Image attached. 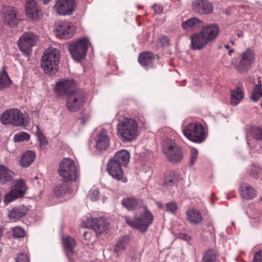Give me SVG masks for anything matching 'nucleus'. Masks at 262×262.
I'll return each mask as SVG.
<instances>
[{
	"mask_svg": "<svg viewBox=\"0 0 262 262\" xmlns=\"http://www.w3.org/2000/svg\"><path fill=\"white\" fill-rule=\"evenodd\" d=\"M117 129L118 136L124 142L132 141L138 136V123L132 118H125L120 120Z\"/></svg>",
	"mask_w": 262,
	"mask_h": 262,
	"instance_id": "nucleus-1",
	"label": "nucleus"
},
{
	"mask_svg": "<svg viewBox=\"0 0 262 262\" xmlns=\"http://www.w3.org/2000/svg\"><path fill=\"white\" fill-rule=\"evenodd\" d=\"M143 211L139 216H135L133 220L128 216H125L126 223L130 227L144 232L154 222V216L152 213L148 209L146 206H143Z\"/></svg>",
	"mask_w": 262,
	"mask_h": 262,
	"instance_id": "nucleus-2",
	"label": "nucleus"
},
{
	"mask_svg": "<svg viewBox=\"0 0 262 262\" xmlns=\"http://www.w3.org/2000/svg\"><path fill=\"white\" fill-rule=\"evenodd\" d=\"M60 58V52L54 48L47 49L42 56L41 66L47 74H55L58 67Z\"/></svg>",
	"mask_w": 262,
	"mask_h": 262,
	"instance_id": "nucleus-3",
	"label": "nucleus"
},
{
	"mask_svg": "<svg viewBox=\"0 0 262 262\" xmlns=\"http://www.w3.org/2000/svg\"><path fill=\"white\" fill-rule=\"evenodd\" d=\"M1 121L4 124H11L15 126H25L28 123L27 115L24 114L17 108L5 111L1 116Z\"/></svg>",
	"mask_w": 262,
	"mask_h": 262,
	"instance_id": "nucleus-4",
	"label": "nucleus"
},
{
	"mask_svg": "<svg viewBox=\"0 0 262 262\" xmlns=\"http://www.w3.org/2000/svg\"><path fill=\"white\" fill-rule=\"evenodd\" d=\"M58 172L64 182H75L78 177L76 165L74 161L69 158H64L61 161Z\"/></svg>",
	"mask_w": 262,
	"mask_h": 262,
	"instance_id": "nucleus-5",
	"label": "nucleus"
},
{
	"mask_svg": "<svg viewBox=\"0 0 262 262\" xmlns=\"http://www.w3.org/2000/svg\"><path fill=\"white\" fill-rule=\"evenodd\" d=\"M255 56L254 51L250 48L242 52L238 55L235 64L236 70L241 73L247 72L255 62Z\"/></svg>",
	"mask_w": 262,
	"mask_h": 262,
	"instance_id": "nucleus-6",
	"label": "nucleus"
},
{
	"mask_svg": "<svg viewBox=\"0 0 262 262\" xmlns=\"http://www.w3.org/2000/svg\"><path fill=\"white\" fill-rule=\"evenodd\" d=\"M162 146L163 152L169 161L178 163L183 159V155L181 148L172 140L165 139Z\"/></svg>",
	"mask_w": 262,
	"mask_h": 262,
	"instance_id": "nucleus-7",
	"label": "nucleus"
},
{
	"mask_svg": "<svg viewBox=\"0 0 262 262\" xmlns=\"http://www.w3.org/2000/svg\"><path fill=\"white\" fill-rule=\"evenodd\" d=\"M183 132L188 139L196 143L202 142L206 137L204 127L200 123H189Z\"/></svg>",
	"mask_w": 262,
	"mask_h": 262,
	"instance_id": "nucleus-8",
	"label": "nucleus"
},
{
	"mask_svg": "<svg viewBox=\"0 0 262 262\" xmlns=\"http://www.w3.org/2000/svg\"><path fill=\"white\" fill-rule=\"evenodd\" d=\"M89 44V40L85 37L80 38L71 43L69 46V49L72 58L76 61H80L84 58L86 56Z\"/></svg>",
	"mask_w": 262,
	"mask_h": 262,
	"instance_id": "nucleus-9",
	"label": "nucleus"
},
{
	"mask_svg": "<svg viewBox=\"0 0 262 262\" xmlns=\"http://www.w3.org/2000/svg\"><path fill=\"white\" fill-rule=\"evenodd\" d=\"M85 96L79 90H76L70 93L67 98V106L71 112L78 111L84 102Z\"/></svg>",
	"mask_w": 262,
	"mask_h": 262,
	"instance_id": "nucleus-10",
	"label": "nucleus"
},
{
	"mask_svg": "<svg viewBox=\"0 0 262 262\" xmlns=\"http://www.w3.org/2000/svg\"><path fill=\"white\" fill-rule=\"evenodd\" d=\"M76 5V0H58L53 9L60 15H68L73 13Z\"/></svg>",
	"mask_w": 262,
	"mask_h": 262,
	"instance_id": "nucleus-11",
	"label": "nucleus"
},
{
	"mask_svg": "<svg viewBox=\"0 0 262 262\" xmlns=\"http://www.w3.org/2000/svg\"><path fill=\"white\" fill-rule=\"evenodd\" d=\"M75 82L73 79H64L56 82L54 91L58 98L64 96L72 91L75 87Z\"/></svg>",
	"mask_w": 262,
	"mask_h": 262,
	"instance_id": "nucleus-12",
	"label": "nucleus"
},
{
	"mask_svg": "<svg viewBox=\"0 0 262 262\" xmlns=\"http://www.w3.org/2000/svg\"><path fill=\"white\" fill-rule=\"evenodd\" d=\"M85 226L93 229L97 234H101L108 229V225L103 218H87Z\"/></svg>",
	"mask_w": 262,
	"mask_h": 262,
	"instance_id": "nucleus-13",
	"label": "nucleus"
},
{
	"mask_svg": "<svg viewBox=\"0 0 262 262\" xmlns=\"http://www.w3.org/2000/svg\"><path fill=\"white\" fill-rule=\"evenodd\" d=\"M56 35L63 39L72 37L75 32L74 25L70 22H61L56 28Z\"/></svg>",
	"mask_w": 262,
	"mask_h": 262,
	"instance_id": "nucleus-14",
	"label": "nucleus"
},
{
	"mask_svg": "<svg viewBox=\"0 0 262 262\" xmlns=\"http://www.w3.org/2000/svg\"><path fill=\"white\" fill-rule=\"evenodd\" d=\"M37 37L33 33H24L18 41V46L20 51L27 52L30 48L34 46Z\"/></svg>",
	"mask_w": 262,
	"mask_h": 262,
	"instance_id": "nucleus-15",
	"label": "nucleus"
},
{
	"mask_svg": "<svg viewBox=\"0 0 262 262\" xmlns=\"http://www.w3.org/2000/svg\"><path fill=\"white\" fill-rule=\"evenodd\" d=\"M4 22L10 27L16 25V18L14 8L8 5H3L1 11Z\"/></svg>",
	"mask_w": 262,
	"mask_h": 262,
	"instance_id": "nucleus-16",
	"label": "nucleus"
},
{
	"mask_svg": "<svg viewBox=\"0 0 262 262\" xmlns=\"http://www.w3.org/2000/svg\"><path fill=\"white\" fill-rule=\"evenodd\" d=\"M122 166L116 161L110 160L107 164L106 169L109 174L114 179L120 181L123 179L124 176Z\"/></svg>",
	"mask_w": 262,
	"mask_h": 262,
	"instance_id": "nucleus-17",
	"label": "nucleus"
},
{
	"mask_svg": "<svg viewBox=\"0 0 262 262\" xmlns=\"http://www.w3.org/2000/svg\"><path fill=\"white\" fill-rule=\"evenodd\" d=\"M26 14L28 19L37 20L40 16V9L34 0H26Z\"/></svg>",
	"mask_w": 262,
	"mask_h": 262,
	"instance_id": "nucleus-18",
	"label": "nucleus"
},
{
	"mask_svg": "<svg viewBox=\"0 0 262 262\" xmlns=\"http://www.w3.org/2000/svg\"><path fill=\"white\" fill-rule=\"evenodd\" d=\"M220 31L219 27L216 24H212L203 27L201 32L210 43L216 39Z\"/></svg>",
	"mask_w": 262,
	"mask_h": 262,
	"instance_id": "nucleus-19",
	"label": "nucleus"
},
{
	"mask_svg": "<svg viewBox=\"0 0 262 262\" xmlns=\"http://www.w3.org/2000/svg\"><path fill=\"white\" fill-rule=\"evenodd\" d=\"M95 148L99 151L105 150L110 146V139L105 129H102L95 139Z\"/></svg>",
	"mask_w": 262,
	"mask_h": 262,
	"instance_id": "nucleus-20",
	"label": "nucleus"
},
{
	"mask_svg": "<svg viewBox=\"0 0 262 262\" xmlns=\"http://www.w3.org/2000/svg\"><path fill=\"white\" fill-rule=\"evenodd\" d=\"M192 9L199 13L208 14L212 12L213 6L207 1L196 0L192 4Z\"/></svg>",
	"mask_w": 262,
	"mask_h": 262,
	"instance_id": "nucleus-21",
	"label": "nucleus"
},
{
	"mask_svg": "<svg viewBox=\"0 0 262 262\" xmlns=\"http://www.w3.org/2000/svg\"><path fill=\"white\" fill-rule=\"evenodd\" d=\"M191 48L193 50H200L210 44L200 31L190 36Z\"/></svg>",
	"mask_w": 262,
	"mask_h": 262,
	"instance_id": "nucleus-22",
	"label": "nucleus"
},
{
	"mask_svg": "<svg viewBox=\"0 0 262 262\" xmlns=\"http://www.w3.org/2000/svg\"><path fill=\"white\" fill-rule=\"evenodd\" d=\"M121 204L127 209L131 211L137 208H143V201L141 200L136 199L134 197H126L122 200Z\"/></svg>",
	"mask_w": 262,
	"mask_h": 262,
	"instance_id": "nucleus-23",
	"label": "nucleus"
},
{
	"mask_svg": "<svg viewBox=\"0 0 262 262\" xmlns=\"http://www.w3.org/2000/svg\"><path fill=\"white\" fill-rule=\"evenodd\" d=\"M27 208L21 205L14 207L8 213V217L12 222H15L24 216L27 212Z\"/></svg>",
	"mask_w": 262,
	"mask_h": 262,
	"instance_id": "nucleus-24",
	"label": "nucleus"
},
{
	"mask_svg": "<svg viewBox=\"0 0 262 262\" xmlns=\"http://www.w3.org/2000/svg\"><path fill=\"white\" fill-rule=\"evenodd\" d=\"M130 159L129 152L125 149H121L116 152L114 157L111 159L118 164L126 166Z\"/></svg>",
	"mask_w": 262,
	"mask_h": 262,
	"instance_id": "nucleus-25",
	"label": "nucleus"
},
{
	"mask_svg": "<svg viewBox=\"0 0 262 262\" xmlns=\"http://www.w3.org/2000/svg\"><path fill=\"white\" fill-rule=\"evenodd\" d=\"M230 103L232 106L238 104L244 97L243 88L238 86L236 89L230 90Z\"/></svg>",
	"mask_w": 262,
	"mask_h": 262,
	"instance_id": "nucleus-26",
	"label": "nucleus"
},
{
	"mask_svg": "<svg viewBox=\"0 0 262 262\" xmlns=\"http://www.w3.org/2000/svg\"><path fill=\"white\" fill-rule=\"evenodd\" d=\"M155 57L151 52H143L138 58L140 64L145 68H151L153 66Z\"/></svg>",
	"mask_w": 262,
	"mask_h": 262,
	"instance_id": "nucleus-27",
	"label": "nucleus"
},
{
	"mask_svg": "<svg viewBox=\"0 0 262 262\" xmlns=\"http://www.w3.org/2000/svg\"><path fill=\"white\" fill-rule=\"evenodd\" d=\"M186 216L187 221L191 225H198L200 224L203 217L201 213L195 209H189L186 212Z\"/></svg>",
	"mask_w": 262,
	"mask_h": 262,
	"instance_id": "nucleus-28",
	"label": "nucleus"
},
{
	"mask_svg": "<svg viewBox=\"0 0 262 262\" xmlns=\"http://www.w3.org/2000/svg\"><path fill=\"white\" fill-rule=\"evenodd\" d=\"M241 195L245 199H252L256 195V191L249 185L244 183L239 187Z\"/></svg>",
	"mask_w": 262,
	"mask_h": 262,
	"instance_id": "nucleus-29",
	"label": "nucleus"
},
{
	"mask_svg": "<svg viewBox=\"0 0 262 262\" xmlns=\"http://www.w3.org/2000/svg\"><path fill=\"white\" fill-rule=\"evenodd\" d=\"M12 192H14L19 198L22 197L27 190V186L25 182L21 179L16 180L12 187Z\"/></svg>",
	"mask_w": 262,
	"mask_h": 262,
	"instance_id": "nucleus-30",
	"label": "nucleus"
},
{
	"mask_svg": "<svg viewBox=\"0 0 262 262\" xmlns=\"http://www.w3.org/2000/svg\"><path fill=\"white\" fill-rule=\"evenodd\" d=\"M35 157V154L33 151L31 150L27 151L21 156L20 165L22 167H28L33 162Z\"/></svg>",
	"mask_w": 262,
	"mask_h": 262,
	"instance_id": "nucleus-31",
	"label": "nucleus"
},
{
	"mask_svg": "<svg viewBox=\"0 0 262 262\" xmlns=\"http://www.w3.org/2000/svg\"><path fill=\"white\" fill-rule=\"evenodd\" d=\"M13 172L4 165H0V183L4 184L11 181Z\"/></svg>",
	"mask_w": 262,
	"mask_h": 262,
	"instance_id": "nucleus-32",
	"label": "nucleus"
},
{
	"mask_svg": "<svg viewBox=\"0 0 262 262\" xmlns=\"http://www.w3.org/2000/svg\"><path fill=\"white\" fill-rule=\"evenodd\" d=\"M64 248L65 249L67 256L70 258L69 253H73L74 248L76 244L73 237L71 236H66L62 239Z\"/></svg>",
	"mask_w": 262,
	"mask_h": 262,
	"instance_id": "nucleus-33",
	"label": "nucleus"
},
{
	"mask_svg": "<svg viewBox=\"0 0 262 262\" xmlns=\"http://www.w3.org/2000/svg\"><path fill=\"white\" fill-rule=\"evenodd\" d=\"M201 21L196 17L187 19L182 23V28L187 31H190L199 27Z\"/></svg>",
	"mask_w": 262,
	"mask_h": 262,
	"instance_id": "nucleus-34",
	"label": "nucleus"
},
{
	"mask_svg": "<svg viewBox=\"0 0 262 262\" xmlns=\"http://www.w3.org/2000/svg\"><path fill=\"white\" fill-rule=\"evenodd\" d=\"M69 182L63 181L62 183H60L56 185L54 189L55 195L58 197H62L70 190Z\"/></svg>",
	"mask_w": 262,
	"mask_h": 262,
	"instance_id": "nucleus-35",
	"label": "nucleus"
},
{
	"mask_svg": "<svg viewBox=\"0 0 262 262\" xmlns=\"http://www.w3.org/2000/svg\"><path fill=\"white\" fill-rule=\"evenodd\" d=\"M129 243V238L127 236H123L119 238L117 242L114 250L118 253H121L127 247Z\"/></svg>",
	"mask_w": 262,
	"mask_h": 262,
	"instance_id": "nucleus-36",
	"label": "nucleus"
},
{
	"mask_svg": "<svg viewBox=\"0 0 262 262\" xmlns=\"http://www.w3.org/2000/svg\"><path fill=\"white\" fill-rule=\"evenodd\" d=\"M261 86L262 85L259 78L258 83L253 86L252 91L250 98L253 101L256 102L262 97Z\"/></svg>",
	"mask_w": 262,
	"mask_h": 262,
	"instance_id": "nucleus-37",
	"label": "nucleus"
},
{
	"mask_svg": "<svg viewBox=\"0 0 262 262\" xmlns=\"http://www.w3.org/2000/svg\"><path fill=\"white\" fill-rule=\"evenodd\" d=\"M254 138L255 140H262V128L254 127L250 129L248 135H247V143L250 146V138Z\"/></svg>",
	"mask_w": 262,
	"mask_h": 262,
	"instance_id": "nucleus-38",
	"label": "nucleus"
},
{
	"mask_svg": "<svg viewBox=\"0 0 262 262\" xmlns=\"http://www.w3.org/2000/svg\"><path fill=\"white\" fill-rule=\"evenodd\" d=\"M11 81L5 71L0 74V91L9 87Z\"/></svg>",
	"mask_w": 262,
	"mask_h": 262,
	"instance_id": "nucleus-39",
	"label": "nucleus"
},
{
	"mask_svg": "<svg viewBox=\"0 0 262 262\" xmlns=\"http://www.w3.org/2000/svg\"><path fill=\"white\" fill-rule=\"evenodd\" d=\"M177 183V176L173 172L167 173L164 178V184L166 187H171Z\"/></svg>",
	"mask_w": 262,
	"mask_h": 262,
	"instance_id": "nucleus-40",
	"label": "nucleus"
},
{
	"mask_svg": "<svg viewBox=\"0 0 262 262\" xmlns=\"http://www.w3.org/2000/svg\"><path fill=\"white\" fill-rule=\"evenodd\" d=\"M217 255L215 251L209 249L207 250L203 255L202 258L203 262H215Z\"/></svg>",
	"mask_w": 262,
	"mask_h": 262,
	"instance_id": "nucleus-41",
	"label": "nucleus"
},
{
	"mask_svg": "<svg viewBox=\"0 0 262 262\" xmlns=\"http://www.w3.org/2000/svg\"><path fill=\"white\" fill-rule=\"evenodd\" d=\"M30 139V135L26 132H21L15 134L13 137L14 142H19Z\"/></svg>",
	"mask_w": 262,
	"mask_h": 262,
	"instance_id": "nucleus-42",
	"label": "nucleus"
},
{
	"mask_svg": "<svg viewBox=\"0 0 262 262\" xmlns=\"http://www.w3.org/2000/svg\"><path fill=\"white\" fill-rule=\"evenodd\" d=\"M18 198H19L16 195V194L14 192H12V190H11L9 193L5 194L4 199V202L6 205H7L12 201Z\"/></svg>",
	"mask_w": 262,
	"mask_h": 262,
	"instance_id": "nucleus-43",
	"label": "nucleus"
},
{
	"mask_svg": "<svg viewBox=\"0 0 262 262\" xmlns=\"http://www.w3.org/2000/svg\"><path fill=\"white\" fill-rule=\"evenodd\" d=\"M88 198L92 201H96L99 198V192L97 188L91 189L88 194Z\"/></svg>",
	"mask_w": 262,
	"mask_h": 262,
	"instance_id": "nucleus-44",
	"label": "nucleus"
},
{
	"mask_svg": "<svg viewBox=\"0 0 262 262\" xmlns=\"http://www.w3.org/2000/svg\"><path fill=\"white\" fill-rule=\"evenodd\" d=\"M178 209V206L176 203L171 202L166 204V209L165 211L170 212L172 214H176Z\"/></svg>",
	"mask_w": 262,
	"mask_h": 262,
	"instance_id": "nucleus-45",
	"label": "nucleus"
},
{
	"mask_svg": "<svg viewBox=\"0 0 262 262\" xmlns=\"http://www.w3.org/2000/svg\"><path fill=\"white\" fill-rule=\"evenodd\" d=\"M198 156V151L194 148L190 149V164L192 166L195 163Z\"/></svg>",
	"mask_w": 262,
	"mask_h": 262,
	"instance_id": "nucleus-46",
	"label": "nucleus"
},
{
	"mask_svg": "<svg viewBox=\"0 0 262 262\" xmlns=\"http://www.w3.org/2000/svg\"><path fill=\"white\" fill-rule=\"evenodd\" d=\"M13 234L14 237L17 238L24 237L25 230L19 227H15L13 229Z\"/></svg>",
	"mask_w": 262,
	"mask_h": 262,
	"instance_id": "nucleus-47",
	"label": "nucleus"
},
{
	"mask_svg": "<svg viewBox=\"0 0 262 262\" xmlns=\"http://www.w3.org/2000/svg\"><path fill=\"white\" fill-rule=\"evenodd\" d=\"M15 262H29V258L27 254L19 253L15 258Z\"/></svg>",
	"mask_w": 262,
	"mask_h": 262,
	"instance_id": "nucleus-48",
	"label": "nucleus"
},
{
	"mask_svg": "<svg viewBox=\"0 0 262 262\" xmlns=\"http://www.w3.org/2000/svg\"><path fill=\"white\" fill-rule=\"evenodd\" d=\"M36 134L38 136L40 145L42 147L46 145L47 144V141L44 136L42 135L39 131H37Z\"/></svg>",
	"mask_w": 262,
	"mask_h": 262,
	"instance_id": "nucleus-49",
	"label": "nucleus"
},
{
	"mask_svg": "<svg viewBox=\"0 0 262 262\" xmlns=\"http://www.w3.org/2000/svg\"><path fill=\"white\" fill-rule=\"evenodd\" d=\"M253 261V262H262V250L255 254Z\"/></svg>",
	"mask_w": 262,
	"mask_h": 262,
	"instance_id": "nucleus-50",
	"label": "nucleus"
},
{
	"mask_svg": "<svg viewBox=\"0 0 262 262\" xmlns=\"http://www.w3.org/2000/svg\"><path fill=\"white\" fill-rule=\"evenodd\" d=\"M155 13H160L163 10V8L161 5L155 4L153 6Z\"/></svg>",
	"mask_w": 262,
	"mask_h": 262,
	"instance_id": "nucleus-51",
	"label": "nucleus"
},
{
	"mask_svg": "<svg viewBox=\"0 0 262 262\" xmlns=\"http://www.w3.org/2000/svg\"><path fill=\"white\" fill-rule=\"evenodd\" d=\"M160 40H161V41L162 43V45L163 46H167V45H168L169 44V39L165 35H162L161 37Z\"/></svg>",
	"mask_w": 262,
	"mask_h": 262,
	"instance_id": "nucleus-52",
	"label": "nucleus"
},
{
	"mask_svg": "<svg viewBox=\"0 0 262 262\" xmlns=\"http://www.w3.org/2000/svg\"><path fill=\"white\" fill-rule=\"evenodd\" d=\"M179 238L186 241H189L190 239V236L187 234L184 233L180 234Z\"/></svg>",
	"mask_w": 262,
	"mask_h": 262,
	"instance_id": "nucleus-53",
	"label": "nucleus"
},
{
	"mask_svg": "<svg viewBox=\"0 0 262 262\" xmlns=\"http://www.w3.org/2000/svg\"><path fill=\"white\" fill-rule=\"evenodd\" d=\"M157 206L158 208H159V209H163L164 208V206L160 202H157Z\"/></svg>",
	"mask_w": 262,
	"mask_h": 262,
	"instance_id": "nucleus-54",
	"label": "nucleus"
},
{
	"mask_svg": "<svg viewBox=\"0 0 262 262\" xmlns=\"http://www.w3.org/2000/svg\"><path fill=\"white\" fill-rule=\"evenodd\" d=\"M3 229L1 227H0V238L3 235Z\"/></svg>",
	"mask_w": 262,
	"mask_h": 262,
	"instance_id": "nucleus-55",
	"label": "nucleus"
},
{
	"mask_svg": "<svg viewBox=\"0 0 262 262\" xmlns=\"http://www.w3.org/2000/svg\"><path fill=\"white\" fill-rule=\"evenodd\" d=\"M233 51L234 50L233 49L229 50V52H228L229 55L231 56L232 55V53L233 52Z\"/></svg>",
	"mask_w": 262,
	"mask_h": 262,
	"instance_id": "nucleus-56",
	"label": "nucleus"
},
{
	"mask_svg": "<svg viewBox=\"0 0 262 262\" xmlns=\"http://www.w3.org/2000/svg\"><path fill=\"white\" fill-rule=\"evenodd\" d=\"M225 48L227 49H229V45H225Z\"/></svg>",
	"mask_w": 262,
	"mask_h": 262,
	"instance_id": "nucleus-57",
	"label": "nucleus"
},
{
	"mask_svg": "<svg viewBox=\"0 0 262 262\" xmlns=\"http://www.w3.org/2000/svg\"><path fill=\"white\" fill-rule=\"evenodd\" d=\"M1 252H2V248L0 247V254H1Z\"/></svg>",
	"mask_w": 262,
	"mask_h": 262,
	"instance_id": "nucleus-58",
	"label": "nucleus"
},
{
	"mask_svg": "<svg viewBox=\"0 0 262 262\" xmlns=\"http://www.w3.org/2000/svg\"><path fill=\"white\" fill-rule=\"evenodd\" d=\"M231 42L232 44H233V45L234 44V42L233 41H231Z\"/></svg>",
	"mask_w": 262,
	"mask_h": 262,
	"instance_id": "nucleus-59",
	"label": "nucleus"
}]
</instances>
